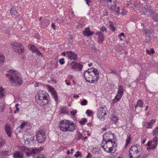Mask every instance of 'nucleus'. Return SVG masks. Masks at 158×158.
Here are the masks:
<instances>
[{"mask_svg":"<svg viewBox=\"0 0 158 158\" xmlns=\"http://www.w3.org/2000/svg\"><path fill=\"white\" fill-rule=\"evenodd\" d=\"M83 75L86 81L92 83L98 81L99 73L97 69L93 68L85 71Z\"/></svg>","mask_w":158,"mask_h":158,"instance_id":"obj_1","label":"nucleus"},{"mask_svg":"<svg viewBox=\"0 0 158 158\" xmlns=\"http://www.w3.org/2000/svg\"><path fill=\"white\" fill-rule=\"evenodd\" d=\"M6 76L11 83L15 84L17 86L20 85L23 82L20 74L14 70H8Z\"/></svg>","mask_w":158,"mask_h":158,"instance_id":"obj_2","label":"nucleus"},{"mask_svg":"<svg viewBox=\"0 0 158 158\" xmlns=\"http://www.w3.org/2000/svg\"><path fill=\"white\" fill-rule=\"evenodd\" d=\"M37 103L41 106L45 105L49 101L48 94L46 91L40 90L35 96Z\"/></svg>","mask_w":158,"mask_h":158,"instance_id":"obj_3","label":"nucleus"},{"mask_svg":"<svg viewBox=\"0 0 158 158\" xmlns=\"http://www.w3.org/2000/svg\"><path fill=\"white\" fill-rule=\"evenodd\" d=\"M59 126L60 130L64 132L73 131L75 129L74 123L66 119L60 121L59 123Z\"/></svg>","mask_w":158,"mask_h":158,"instance_id":"obj_4","label":"nucleus"},{"mask_svg":"<svg viewBox=\"0 0 158 158\" xmlns=\"http://www.w3.org/2000/svg\"><path fill=\"white\" fill-rule=\"evenodd\" d=\"M101 146L107 152L114 153L115 151L116 144L115 141H102Z\"/></svg>","mask_w":158,"mask_h":158,"instance_id":"obj_5","label":"nucleus"},{"mask_svg":"<svg viewBox=\"0 0 158 158\" xmlns=\"http://www.w3.org/2000/svg\"><path fill=\"white\" fill-rule=\"evenodd\" d=\"M141 150L142 148L138 145L131 146L129 151L130 158H138L142 152Z\"/></svg>","mask_w":158,"mask_h":158,"instance_id":"obj_6","label":"nucleus"},{"mask_svg":"<svg viewBox=\"0 0 158 158\" xmlns=\"http://www.w3.org/2000/svg\"><path fill=\"white\" fill-rule=\"evenodd\" d=\"M11 45L14 51L20 54L24 51L23 47L22 45L17 42H12Z\"/></svg>","mask_w":158,"mask_h":158,"instance_id":"obj_7","label":"nucleus"},{"mask_svg":"<svg viewBox=\"0 0 158 158\" xmlns=\"http://www.w3.org/2000/svg\"><path fill=\"white\" fill-rule=\"evenodd\" d=\"M21 149L23 152H25L27 156H29L32 154L36 155L38 154L41 151L40 148H35L30 150L29 149L26 148L25 146H22Z\"/></svg>","mask_w":158,"mask_h":158,"instance_id":"obj_8","label":"nucleus"},{"mask_svg":"<svg viewBox=\"0 0 158 158\" xmlns=\"http://www.w3.org/2000/svg\"><path fill=\"white\" fill-rule=\"evenodd\" d=\"M107 1L108 2L107 6L108 8L117 12L118 13L119 12V7H117L116 6L117 4L116 0H107Z\"/></svg>","mask_w":158,"mask_h":158,"instance_id":"obj_9","label":"nucleus"},{"mask_svg":"<svg viewBox=\"0 0 158 158\" xmlns=\"http://www.w3.org/2000/svg\"><path fill=\"white\" fill-rule=\"evenodd\" d=\"M36 140L39 143H43L45 139L46 136L44 131L40 130L39 131L36 135Z\"/></svg>","mask_w":158,"mask_h":158,"instance_id":"obj_10","label":"nucleus"},{"mask_svg":"<svg viewBox=\"0 0 158 158\" xmlns=\"http://www.w3.org/2000/svg\"><path fill=\"white\" fill-rule=\"evenodd\" d=\"M71 69L77 71H80L82 69L83 65L80 63L73 61L70 64Z\"/></svg>","mask_w":158,"mask_h":158,"instance_id":"obj_11","label":"nucleus"},{"mask_svg":"<svg viewBox=\"0 0 158 158\" xmlns=\"http://www.w3.org/2000/svg\"><path fill=\"white\" fill-rule=\"evenodd\" d=\"M104 108L103 107H99L98 109L97 115L98 118L101 120H103L104 119L105 116L106 114Z\"/></svg>","mask_w":158,"mask_h":158,"instance_id":"obj_12","label":"nucleus"},{"mask_svg":"<svg viewBox=\"0 0 158 158\" xmlns=\"http://www.w3.org/2000/svg\"><path fill=\"white\" fill-rule=\"evenodd\" d=\"M123 93V88L122 86L119 85L118 87V90L117 94L113 100V102H115L119 100L122 96Z\"/></svg>","mask_w":158,"mask_h":158,"instance_id":"obj_13","label":"nucleus"},{"mask_svg":"<svg viewBox=\"0 0 158 158\" xmlns=\"http://www.w3.org/2000/svg\"><path fill=\"white\" fill-rule=\"evenodd\" d=\"M114 136V134L110 131L106 132L103 135V141H111Z\"/></svg>","mask_w":158,"mask_h":158,"instance_id":"obj_14","label":"nucleus"},{"mask_svg":"<svg viewBox=\"0 0 158 158\" xmlns=\"http://www.w3.org/2000/svg\"><path fill=\"white\" fill-rule=\"evenodd\" d=\"M157 143V138L155 136L153 139V141L151 142H148L147 143V148L148 150L149 148L150 149H154L156 147Z\"/></svg>","mask_w":158,"mask_h":158,"instance_id":"obj_15","label":"nucleus"},{"mask_svg":"<svg viewBox=\"0 0 158 158\" xmlns=\"http://www.w3.org/2000/svg\"><path fill=\"white\" fill-rule=\"evenodd\" d=\"M140 4L141 5V6H143V7H144L145 9L146 10L148 11H150V10H152V9L151 8V7L150 6H147L148 3V0H140L139 1ZM141 5H140V6Z\"/></svg>","mask_w":158,"mask_h":158,"instance_id":"obj_16","label":"nucleus"},{"mask_svg":"<svg viewBox=\"0 0 158 158\" xmlns=\"http://www.w3.org/2000/svg\"><path fill=\"white\" fill-rule=\"evenodd\" d=\"M66 54L68 58L70 60H75L77 59V55L71 51H67Z\"/></svg>","mask_w":158,"mask_h":158,"instance_id":"obj_17","label":"nucleus"},{"mask_svg":"<svg viewBox=\"0 0 158 158\" xmlns=\"http://www.w3.org/2000/svg\"><path fill=\"white\" fill-rule=\"evenodd\" d=\"M155 123V121L154 119H152L149 122H143V125L147 128H152L153 125Z\"/></svg>","mask_w":158,"mask_h":158,"instance_id":"obj_18","label":"nucleus"},{"mask_svg":"<svg viewBox=\"0 0 158 158\" xmlns=\"http://www.w3.org/2000/svg\"><path fill=\"white\" fill-rule=\"evenodd\" d=\"M13 157L14 158H23V155L22 152L16 151L14 153Z\"/></svg>","mask_w":158,"mask_h":158,"instance_id":"obj_19","label":"nucleus"},{"mask_svg":"<svg viewBox=\"0 0 158 158\" xmlns=\"http://www.w3.org/2000/svg\"><path fill=\"white\" fill-rule=\"evenodd\" d=\"M96 35H98V43H102L104 41V36L101 31H98L96 33Z\"/></svg>","mask_w":158,"mask_h":158,"instance_id":"obj_20","label":"nucleus"},{"mask_svg":"<svg viewBox=\"0 0 158 158\" xmlns=\"http://www.w3.org/2000/svg\"><path fill=\"white\" fill-rule=\"evenodd\" d=\"M49 89L50 93L52 95L54 98L55 99V100L56 101H58V97L56 92L52 88H51Z\"/></svg>","mask_w":158,"mask_h":158,"instance_id":"obj_21","label":"nucleus"},{"mask_svg":"<svg viewBox=\"0 0 158 158\" xmlns=\"http://www.w3.org/2000/svg\"><path fill=\"white\" fill-rule=\"evenodd\" d=\"M89 29V27L86 28L85 30L83 31V34L85 36H89L93 34L94 32L90 31Z\"/></svg>","mask_w":158,"mask_h":158,"instance_id":"obj_22","label":"nucleus"},{"mask_svg":"<svg viewBox=\"0 0 158 158\" xmlns=\"http://www.w3.org/2000/svg\"><path fill=\"white\" fill-rule=\"evenodd\" d=\"M150 15L151 17L155 21L157 22L158 21V14L155 13L153 11L151 12Z\"/></svg>","mask_w":158,"mask_h":158,"instance_id":"obj_23","label":"nucleus"},{"mask_svg":"<svg viewBox=\"0 0 158 158\" xmlns=\"http://www.w3.org/2000/svg\"><path fill=\"white\" fill-rule=\"evenodd\" d=\"M5 130L8 136L10 137L11 136V132L10 131V127L8 124L6 125L5 127Z\"/></svg>","mask_w":158,"mask_h":158,"instance_id":"obj_24","label":"nucleus"},{"mask_svg":"<svg viewBox=\"0 0 158 158\" xmlns=\"http://www.w3.org/2000/svg\"><path fill=\"white\" fill-rule=\"evenodd\" d=\"M5 61V57L2 53H0V66L2 65Z\"/></svg>","mask_w":158,"mask_h":158,"instance_id":"obj_25","label":"nucleus"},{"mask_svg":"<svg viewBox=\"0 0 158 158\" xmlns=\"http://www.w3.org/2000/svg\"><path fill=\"white\" fill-rule=\"evenodd\" d=\"M143 102L141 100H139L137 102L136 105L135 106V109L138 106L140 107H142L143 105Z\"/></svg>","mask_w":158,"mask_h":158,"instance_id":"obj_26","label":"nucleus"},{"mask_svg":"<svg viewBox=\"0 0 158 158\" xmlns=\"http://www.w3.org/2000/svg\"><path fill=\"white\" fill-rule=\"evenodd\" d=\"M109 27L110 28V29L113 31H114L115 30V27L114 26V25L112 24V22L110 21L109 22Z\"/></svg>","mask_w":158,"mask_h":158,"instance_id":"obj_27","label":"nucleus"},{"mask_svg":"<svg viewBox=\"0 0 158 158\" xmlns=\"http://www.w3.org/2000/svg\"><path fill=\"white\" fill-rule=\"evenodd\" d=\"M29 47L30 49L32 50L33 52H36V51H37V48L34 45H31Z\"/></svg>","mask_w":158,"mask_h":158,"instance_id":"obj_28","label":"nucleus"},{"mask_svg":"<svg viewBox=\"0 0 158 158\" xmlns=\"http://www.w3.org/2000/svg\"><path fill=\"white\" fill-rule=\"evenodd\" d=\"M87 121V120L86 118H83L82 119L80 122L79 123L81 125H84L85 123H86Z\"/></svg>","mask_w":158,"mask_h":158,"instance_id":"obj_29","label":"nucleus"},{"mask_svg":"<svg viewBox=\"0 0 158 158\" xmlns=\"http://www.w3.org/2000/svg\"><path fill=\"white\" fill-rule=\"evenodd\" d=\"M145 33L146 36L148 37L150 36V34H151L152 31L150 29H147L145 30Z\"/></svg>","mask_w":158,"mask_h":158,"instance_id":"obj_30","label":"nucleus"},{"mask_svg":"<svg viewBox=\"0 0 158 158\" xmlns=\"http://www.w3.org/2000/svg\"><path fill=\"white\" fill-rule=\"evenodd\" d=\"M10 13L11 15H15L17 13V11L15 9L12 8L10 10Z\"/></svg>","mask_w":158,"mask_h":158,"instance_id":"obj_31","label":"nucleus"},{"mask_svg":"<svg viewBox=\"0 0 158 158\" xmlns=\"http://www.w3.org/2000/svg\"><path fill=\"white\" fill-rule=\"evenodd\" d=\"M86 113L87 115L89 116H91L93 114V112L90 110H87Z\"/></svg>","mask_w":158,"mask_h":158,"instance_id":"obj_32","label":"nucleus"},{"mask_svg":"<svg viewBox=\"0 0 158 158\" xmlns=\"http://www.w3.org/2000/svg\"><path fill=\"white\" fill-rule=\"evenodd\" d=\"M3 90V89L2 87H0V98H2L4 95Z\"/></svg>","mask_w":158,"mask_h":158,"instance_id":"obj_33","label":"nucleus"},{"mask_svg":"<svg viewBox=\"0 0 158 158\" xmlns=\"http://www.w3.org/2000/svg\"><path fill=\"white\" fill-rule=\"evenodd\" d=\"M152 134L153 135H158V127L153 130Z\"/></svg>","mask_w":158,"mask_h":158,"instance_id":"obj_34","label":"nucleus"},{"mask_svg":"<svg viewBox=\"0 0 158 158\" xmlns=\"http://www.w3.org/2000/svg\"><path fill=\"white\" fill-rule=\"evenodd\" d=\"M5 141L1 138H0V148L2 147L5 144Z\"/></svg>","mask_w":158,"mask_h":158,"instance_id":"obj_35","label":"nucleus"},{"mask_svg":"<svg viewBox=\"0 0 158 158\" xmlns=\"http://www.w3.org/2000/svg\"><path fill=\"white\" fill-rule=\"evenodd\" d=\"M87 101L85 99H84L82 101H81V104L82 106H85L87 104Z\"/></svg>","mask_w":158,"mask_h":158,"instance_id":"obj_36","label":"nucleus"},{"mask_svg":"<svg viewBox=\"0 0 158 158\" xmlns=\"http://www.w3.org/2000/svg\"><path fill=\"white\" fill-rule=\"evenodd\" d=\"M82 156L81 153L79 151H77L76 154L74 155V156L76 157H81Z\"/></svg>","mask_w":158,"mask_h":158,"instance_id":"obj_37","label":"nucleus"},{"mask_svg":"<svg viewBox=\"0 0 158 158\" xmlns=\"http://www.w3.org/2000/svg\"><path fill=\"white\" fill-rule=\"evenodd\" d=\"M150 51L148 49L146 50V52L148 54L150 55L151 54H152L154 53V51L153 49L151 48L150 49Z\"/></svg>","mask_w":158,"mask_h":158,"instance_id":"obj_38","label":"nucleus"},{"mask_svg":"<svg viewBox=\"0 0 158 158\" xmlns=\"http://www.w3.org/2000/svg\"><path fill=\"white\" fill-rule=\"evenodd\" d=\"M131 140V138L130 136H129L127 139L125 146H127L130 143Z\"/></svg>","mask_w":158,"mask_h":158,"instance_id":"obj_39","label":"nucleus"},{"mask_svg":"<svg viewBox=\"0 0 158 158\" xmlns=\"http://www.w3.org/2000/svg\"><path fill=\"white\" fill-rule=\"evenodd\" d=\"M47 22H48V21L47 20H44L42 21L41 22V24L42 25V26H44V27H47L48 25V23L45 24V25H44V26L43 24V23H47Z\"/></svg>","mask_w":158,"mask_h":158,"instance_id":"obj_40","label":"nucleus"},{"mask_svg":"<svg viewBox=\"0 0 158 158\" xmlns=\"http://www.w3.org/2000/svg\"><path fill=\"white\" fill-rule=\"evenodd\" d=\"M61 113H62L67 114L68 111L65 108H62L61 110Z\"/></svg>","mask_w":158,"mask_h":158,"instance_id":"obj_41","label":"nucleus"},{"mask_svg":"<svg viewBox=\"0 0 158 158\" xmlns=\"http://www.w3.org/2000/svg\"><path fill=\"white\" fill-rule=\"evenodd\" d=\"M118 37L120 39V40L121 41L123 40V39L122 38V37L123 38L124 37V34L123 33H121L118 36Z\"/></svg>","mask_w":158,"mask_h":158,"instance_id":"obj_42","label":"nucleus"},{"mask_svg":"<svg viewBox=\"0 0 158 158\" xmlns=\"http://www.w3.org/2000/svg\"><path fill=\"white\" fill-rule=\"evenodd\" d=\"M83 136L82 135V134L79 132L78 134V137L77 138V140H79L82 138H83Z\"/></svg>","mask_w":158,"mask_h":158,"instance_id":"obj_43","label":"nucleus"},{"mask_svg":"<svg viewBox=\"0 0 158 158\" xmlns=\"http://www.w3.org/2000/svg\"><path fill=\"white\" fill-rule=\"evenodd\" d=\"M59 62L60 64H63L64 63V59L62 58L61 59H60L59 60Z\"/></svg>","mask_w":158,"mask_h":158,"instance_id":"obj_44","label":"nucleus"},{"mask_svg":"<svg viewBox=\"0 0 158 158\" xmlns=\"http://www.w3.org/2000/svg\"><path fill=\"white\" fill-rule=\"evenodd\" d=\"M112 120L114 123H117L118 122V118L115 116H113L112 118Z\"/></svg>","mask_w":158,"mask_h":158,"instance_id":"obj_45","label":"nucleus"},{"mask_svg":"<svg viewBox=\"0 0 158 158\" xmlns=\"http://www.w3.org/2000/svg\"><path fill=\"white\" fill-rule=\"evenodd\" d=\"M26 124H27L26 123H23L20 125V128L21 129H23Z\"/></svg>","mask_w":158,"mask_h":158,"instance_id":"obj_46","label":"nucleus"},{"mask_svg":"<svg viewBox=\"0 0 158 158\" xmlns=\"http://www.w3.org/2000/svg\"><path fill=\"white\" fill-rule=\"evenodd\" d=\"M77 112V110H72L71 111V114H72V115L73 116H75V114H76Z\"/></svg>","mask_w":158,"mask_h":158,"instance_id":"obj_47","label":"nucleus"},{"mask_svg":"<svg viewBox=\"0 0 158 158\" xmlns=\"http://www.w3.org/2000/svg\"><path fill=\"white\" fill-rule=\"evenodd\" d=\"M36 54L38 56L40 55L41 57L43 56L42 54L39 51V50H37V51H36Z\"/></svg>","mask_w":158,"mask_h":158,"instance_id":"obj_48","label":"nucleus"},{"mask_svg":"<svg viewBox=\"0 0 158 158\" xmlns=\"http://www.w3.org/2000/svg\"><path fill=\"white\" fill-rule=\"evenodd\" d=\"M100 30H102V31H106V28L105 27H104V26L102 27L101 28Z\"/></svg>","mask_w":158,"mask_h":158,"instance_id":"obj_49","label":"nucleus"},{"mask_svg":"<svg viewBox=\"0 0 158 158\" xmlns=\"http://www.w3.org/2000/svg\"><path fill=\"white\" fill-rule=\"evenodd\" d=\"M86 2V4L89 6H90L91 4L90 0H85Z\"/></svg>","mask_w":158,"mask_h":158,"instance_id":"obj_50","label":"nucleus"},{"mask_svg":"<svg viewBox=\"0 0 158 158\" xmlns=\"http://www.w3.org/2000/svg\"><path fill=\"white\" fill-rule=\"evenodd\" d=\"M19 108L17 107V108H16V110H14V113H16L17 112L19 111Z\"/></svg>","mask_w":158,"mask_h":158,"instance_id":"obj_51","label":"nucleus"},{"mask_svg":"<svg viewBox=\"0 0 158 158\" xmlns=\"http://www.w3.org/2000/svg\"><path fill=\"white\" fill-rule=\"evenodd\" d=\"M45 158V157L44 156L42 155L39 156L37 158Z\"/></svg>","mask_w":158,"mask_h":158,"instance_id":"obj_52","label":"nucleus"},{"mask_svg":"<svg viewBox=\"0 0 158 158\" xmlns=\"http://www.w3.org/2000/svg\"><path fill=\"white\" fill-rule=\"evenodd\" d=\"M55 27V25L54 23H52V27L55 30H56Z\"/></svg>","mask_w":158,"mask_h":158,"instance_id":"obj_53","label":"nucleus"},{"mask_svg":"<svg viewBox=\"0 0 158 158\" xmlns=\"http://www.w3.org/2000/svg\"><path fill=\"white\" fill-rule=\"evenodd\" d=\"M111 72L110 73H113L114 74H116V71L115 70H111Z\"/></svg>","mask_w":158,"mask_h":158,"instance_id":"obj_54","label":"nucleus"},{"mask_svg":"<svg viewBox=\"0 0 158 158\" xmlns=\"http://www.w3.org/2000/svg\"><path fill=\"white\" fill-rule=\"evenodd\" d=\"M87 139V136L84 137H83V140L85 141V140Z\"/></svg>","mask_w":158,"mask_h":158,"instance_id":"obj_55","label":"nucleus"},{"mask_svg":"<svg viewBox=\"0 0 158 158\" xmlns=\"http://www.w3.org/2000/svg\"><path fill=\"white\" fill-rule=\"evenodd\" d=\"M102 130L103 131H106V128H102Z\"/></svg>","mask_w":158,"mask_h":158,"instance_id":"obj_56","label":"nucleus"},{"mask_svg":"<svg viewBox=\"0 0 158 158\" xmlns=\"http://www.w3.org/2000/svg\"><path fill=\"white\" fill-rule=\"evenodd\" d=\"M70 150H71V154H73L72 152H73V150H74L73 149L71 148V149Z\"/></svg>","mask_w":158,"mask_h":158,"instance_id":"obj_57","label":"nucleus"},{"mask_svg":"<svg viewBox=\"0 0 158 158\" xmlns=\"http://www.w3.org/2000/svg\"><path fill=\"white\" fill-rule=\"evenodd\" d=\"M92 65V63H90V64H88V66L89 67H91V66Z\"/></svg>","mask_w":158,"mask_h":158,"instance_id":"obj_58","label":"nucleus"},{"mask_svg":"<svg viewBox=\"0 0 158 158\" xmlns=\"http://www.w3.org/2000/svg\"><path fill=\"white\" fill-rule=\"evenodd\" d=\"M19 105L18 103L16 104L15 105V106L16 108H17V107H18L19 106Z\"/></svg>","mask_w":158,"mask_h":158,"instance_id":"obj_59","label":"nucleus"},{"mask_svg":"<svg viewBox=\"0 0 158 158\" xmlns=\"http://www.w3.org/2000/svg\"><path fill=\"white\" fill-rule=\"evenodd\" d=\"M145 142V139L143 140L142 142V144H144Z\"/></svg>","mask_w":158,"mask_h":158,"instance_id":"obj_60","label":"nucleus"},{"mask_svg":"<svg viewBox=\"0 0 158 158\" xmlns=\"http://www.w3.org/2000/svg\"><path fill=\"white\" fill-rule=\"evenodd\" d=\"M70 150H68L67 152V154L68 155L69 154H70Z\"/></svg>","mask_w":158,"mask_h":158,"instance_id":"obj_61","label":"nucleus"},{"mask_svg":"<svg viewBox=\"0 0 158 158\" xmlns=\"http://www.w3.org/2000/svg\"><path fill=\"white\" fill-rule=\"evenodd\" d=\"M66 84L68 85H70V83L69 82H66Z\"/></svg>","mask_w":158,"mask_h":158,"instance_id":"obj_62","label":"nucleus"},{"mask_svg":"<svg viewBox=\"0 0 158 158\" xmlns=\"http://www.w3.org/2000/svg\"><path fill=\"white\" fill-rule=\"evenodd\" d=\"M148 106H146V108H145V110L146 111L148 109Z\"/></svg>","mask_w":158,"mask_h":158,"instance_id":"obj_63","label":"nucleus"},{"mask_svg":"<svg viewBox=\"0 0 158 158\" xmlns=\"http://www.w3.org/2000/svg\"><path fill=\"white\" fill-rule=\"evenodd\" d=\"M65 158H72L70 156H68L67 157H65Z\"/></svg>","mask_w":158,"mask_h":158,"instance_id":"obj_64","label":"nucleus"}]
</instances>
